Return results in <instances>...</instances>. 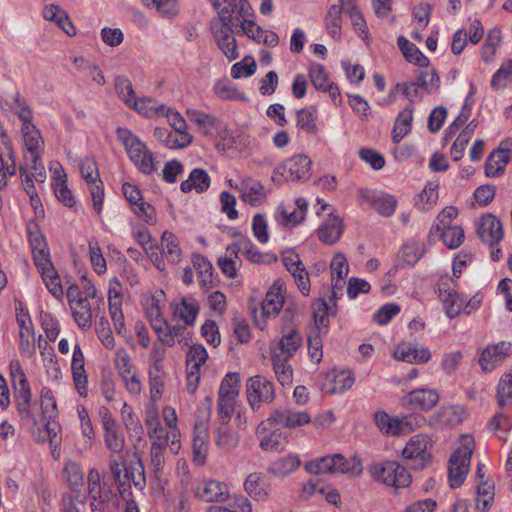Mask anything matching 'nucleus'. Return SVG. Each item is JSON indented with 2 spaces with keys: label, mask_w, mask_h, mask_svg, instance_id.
Returning <instances> with one entry per match:
<instances>
[{
  "label": "nucleus",
  "mask_w": 512,
  "mask_h": 512,
  "mask_svg": "<svg viewBox=\"0 0 512 512\" xmlns=\"http://www.w3.org/2000/svg\"><path fill=\"white\" fill-rule=\"evenodd\" d=\"M63 478L71 489L76 490L84 483V475L81 467L72 461H68L63 468Z\"/></svg>",
  "instance_id": "nucleus-50"
},
{
  "label": "nucleus",
  "mask_w": 512,
  "mask_h": 512,
  "mask_svg": "<svg viewBox=\"0 0 512 512\" xmlns=\"http://www.w3.org/2000/svg\"><path fill=\"white\" fill-rule=\"evenodd\" d=\"M246 395L251 408H259L261 403H270L274 400V385L263 376L255 375L247 381Z\"/></svg>",
  "instance_id": "nucleus-9"
},
{
  "label": "nucleus",
  "mask_w": 512,
  "mask_h": 512,
  "mask_svg": "<svg viewBox=\"0 0 512 512\" xmlns=\"http://www.w3.org/2000/svg\"><path fill=\"white\" fill-rule=\"evenodd\" d=\"M452 279L446 278L438 282L439 297L443 302V307L448 317L454 318L457 316L462 308L463 300L451 287Z\"/></svg>",
  "instance_id": "nucleus-16"
},
{
  "label": "nucleus",
  "mask_w": 512,
  "mask_h": 512,
  "mask_svg": "<svg viewBox=\"0 0 512 512\" xmlns=\"http://www.w3.org/2000/svg\"><path fill=\"white\" fill-rule=\"evenodd\" d=\"M497 400L499 406L512 403V374H505L497 388Z\"/></svg>",
  "instance_id": "nucleus-60"
},
{
  "label": "nucleus",
  "mask_w": 512,
  "mask_h": 512,
  "mask_svg": "<svg viewBox=\"0 0 512 512\" xmlns=\"http://www.w3.org/2000/svg\"><path fill=\"white\" fill-rule=\"evenodd\" d=\"M192 263L198 272L199 282L202 287L210 289L215 285L213 278V266L211 262L201 254L192 255Z\"/></svg>",
  "instance_id": "nucleus-31"
},
{
  "label": "nucleus",
  "mask_w": 512,
  "mask_h": 512,
  "mask_svg": "<svg viewBox=\"0 0 512 512\" xmlns=\"http://www.w3.org/2000/svg\"><path fill=\"white\" fill-rule=\"evenodd\" d=\"M282 261L286 269L292 274L300 292L303 295H308L310 292V281L299 255L292 251H287L282 255Z\"/></svg>",
  "instance_id": "nucleus-14"
},
{
  "label": "nucleus",
  "mask_w": 512,
  "mask_h": 512,
  "mask_svg": "<svg viewBox=\"0 0 512 512\" xmlns=\"http://www.w3.org/2000/svg\"><path fill=\"white\" fill-rule=\"evenodd\" d=\"M158 115H166L174 131L181 137L179 147H185L191 143L192 136L187 132V123L178 112L165 107L164 113L160 111Z\"/></svg>",
  "instance_id": "nucleus-35"
},
{
  "label": "nucleus",
  "mask_w": 512,
  "mask_h": 512,
  "mask_svg": "<svg viewBox=\"0 0 512 512\" xmlns=\"http://www.w3.org/2000/svg\"><path fill=\"white\" fill-rule=\"evenodd\" d=\"M412 119L413 109L411 107H407L399 113L392 129L394 143H399L410 132Z\"/></svg>",
  "instance_id": "nucleus-36"
},
{
  "label": "nucleus",
  "mask_w": 512,
  "mask_h": 512,
  "mask_svg": "<svg viewBox=\"0 0 512 512\" xmlns=\"http://www.w3.org/2000/svg\"><path fill=\"white\" fill-rule=\"evenodd\" d=\"M256 62L251 57H245L242 61L235 63L231 68V75L234 79L248 77L255 73Z\"/></svg>",
  "instance_id": "nucleus-63"
},
{
  "label": "nucleus",
  "mask_w": 512,
  "mask_h": 512,
  "mask_svg": "<svg viewBox=\"0 0 512 512\" xmlns=\"http://www.w3.org/2000/svg\"><path fill=\"white\" fill-rule=\"evenodd\" d=\"M10 374L14 387V398H32L31 389L27 377L17 360L10 362Z\"/></svg>",
  "instance_id": "nucleus-25"
},
{
  "label": "nucleus",
  "mask_w": 512,
  "mask_h": 512,
  "mask_svg": "<svg viewBox=\"0 0 512 512\" xmlns=\"http://www.w3.org/2000/svg\"><path fill=\"white\" fill-rule=\"evenodd\" d=\"M425 250L417 242L408 243L402 246L400 258L409 266L416 264L423 256Z\"/></svg>",
  "instance_id": "nucleus-59"
},
{
  "label": "nucleus",
  "mask_w": 512,
  "mask_h": 512,
  "mask_svg": "<svg viewBox=\"0 0 512 512\" xmlns=\"http://www.w3.org/2000/svg\"><path fill=\"white\" fill-rule=\"evenodd\" d=\"M211 31L223 54L229 60L236 59L238 57V50L235 37L232 35L234 31L224 29L223 26H219L216 21H211Z\"/></svg>",
  "instance_id": "nucleus-18"
},
{
  "label": "nucleus",
  "mask_w": 512,
  "mask_h": 512,
  "mask_svg": "<svg viewBox=\"0 0 512 512\" xmlns=\"http://www.w3.org/2000/svg\"><path fill=\"white\" fill-rule=\"evenodd\" d=\"M424 421V418L420 415H408L402 418L395 417L394 422V436L406 435L413 432L418 428Z\"/></svg>",
  "instance_id": "nucleus-42"
},
{
  "label": "nucleus",
  "mask_w": 512,
  "mask_h": 512,
  "mask_svg": "<svg viewBox=\"0 0 512 512\" xmlns=\"http://www.w3.org/2000/svg\"><path fill=\"white\" fill-rule=\"evenodd\" d=\"M144 8L150 13L167 18H172L179 12L176 2H145Z\"/></svg>",
  "instance_id": "nucleus-52"
},
{
  "label": "nucleus",
  "mask_w": 512,
  "mask_h": 512,
  "mask_svg": "<svg viewBox=\"0 0 512 512\" xmlns=\"http://www.w3.org/2000/svg\"><path fill=\"white\" fill-rule=\"evenodd\" d=\"M73 317L82 329H88L92 324V310L87 298H78L76 303L70 305Z\"/></svg>",
  "instance_id": "nucleus-39"
},
{
  "label": "nucleus",
  "mask_w": 512,
  "mask_h": 512,
  "mask_svg": "<svg viewBox=\"0 0 512 512\" xmlns=\"http://www.w3.org/2000/svg\"><path fill=\"white\" fill-rule=\"evenodd\" d=\"M211 179L208 173L201 168H195L191 171L189 178L180 184L183 193H189L195 189L198 193H203L210 187Z\"/></svg>",
  "instance_id": "nucleus-29"
},
{
  "label": "nucleus",
  "mask_w": 512,
  "mask_h": 512,
  "mask_svg": "<svg viewBox=\"0 0 512 512\" xmlns=\"http://www.w3.org/2000/svg\"><path fill=\"white\" fill-rule=\"evenodd\" d=\"M475 441L470 435L461 436V444L449 459L448 477L451 488H458L464 482L468 472Z\"/></svg>",
  "instance_id": "nucleus-2"
},
{
  "label": "nucleus",
  "mask_w": 512,
  "mask_h": 512,
  "mask_svg": "<svg viewBox=\"0 0 512 512\" xmlns=\"http://www.w3.org/2000/svg\"><path fill=\"white\" fill-rule=\"evenodd\" d=\"M96 333L98 335V338L106 348H114V337L112 336L110 324L106 317H100L99 322L96 324Z\"/></svg>",
  "instance_id": "nucleus-64"
},
{
  "label": "nucleus",
  "mask_w": 512,
  "mask_h": 512,
  "mask_svg": "<svg viewBox=\"0 0 512 512\" xmlns=\"http://www.w3.org/2000/svg\"><path fill=\"white\" fill-rule=\"evenodd\" d=\"M269 418L276 425L287 428H297L311 422V416L307 412H297L287 408L275 410Z\"/></svg>",
  "instance_id": "nucleus-19"
},
{
  "label": "nucleus",
  "mask_w": 512,
  "mask_h": 512,
  "mask_svg": "<svg viewBox=\"0 0 512 512\" xmlns=\"http://www.w3.org/2000/svg\"><path fill=\"white\" fill-rule=\"evenodd\" d=\"M195 495L205 502L224 501L228 495L226 486L218 481L210 480L196 487Z\"/></svg>",
  "instance_id": "nucleus-24"
},
{
  "label": "nucleus",
  "mask_w": 512,
  "mask_h": 512,
  "mask_svg": "<svg viewBox=\"0 0 512 512\" xmlns=\"http://www.w3.org/2000/svg\"><path fill=\"white\" fill-rule=\"evenodd\" d=\"M302 343L301 334L292 328L283 331L282 337L271 343V361L274 372L282 386L291 385L293 370L288 361Z\"/></svg>",
  "instance_id": "nucleus-1"
},
{
  "label": "nucleus",
  "mask_w": 512,
  "mask_h": 512,
  "mask_svg": "<svg viewBox=\"0 0 512 512\" xmlns=\"http://www.w3.org/2000/svg\"><path fill=\"white\" fill-rule=\"evenodd\" d=\"M512 80V60H507L492 77L491 86L499 89L506 86Z\"/></svg>",
  "instance_id": "nucleus-61"
},
{
  "label": "nucleus",
  "mask_w": 512,
  "mask_h": 512,
  "mask_svg": "<svg viewBox=\"0 0 512 512\" xmlns=\"http://www.w3.org/2000/svg\"><path fill=\"white\" fill-rule=\"evenodd\" d=\"M432 442L429 436L417 434L413 436L402 451L403 458L410 461V468L422 470L426 468L432 459Z\"/></svg>",
  "instance_id": "nucleus-7"
},
{
  "label": "nucleus",
  "mask_w": 512,
  "mask_h": 512,
  "mask_svg": "<svg viewBox=\"0 0 512 512\" xmlns=\"http://www.w3.org/2000/svg\"><path fill=\"white\" fill-rule=\"evenodd\" d=\"M305 469L311 474L342 473L359 475L362 471V464L356 457L347 460L342 454H334L307 462Z\"/></svg>",
  "instance_id": "nucleus-3"
},
{
  "label": "nucleus",
  "mask_w": 512,
  "mask_h": 512,
  "mask_svg": "<svg viewBox=\"0 0 512 512\" xmlns=\"http://www.w3.org/2000/svg\"><path fill=\"white\" fill-rule=\"evenodd\" d=\"M66 174L59 175L54 183V193L57 199L67 207L75 205V199L72 191L67 186Z\"/></svg>",
  "instance_id": "nucleus-51"
},
{
  "label": "nucleus",
  "mask_w": 512,
  "mask_h": 512,
  "mask_svg": "<svg viewBox=\"0 0 512 512\" xmlns=\"http://www.w3.org/2000/svg\"><path fill=\"white\" fill-rule=\"evenodd\" d=\"M162 252L172 263H178L181 259V249L177 237L170 231H164L161 236Z\"/></svg>",
  "instance_id": "nucleus-40"
},
{
  "label": "nucleus",
  "mask_w": 512,
  "mask_h": 512,
  "mask_svg": "<svg viewBox=\"0 0 512 512\" xmlns=\"http://www.w3.org/2000/svg\"><path fill=\"white\" fill-rule=\"evenodd\" d=\"M79 169L89 186L93 208L97 214H100L104 199V187L102 180L99 178L97 164L93 159L86 158L80 163Z\"/></svg>",
  "instance_id": "nucleus-8"
},
{
  "label": "nucleus",
  "mask_w": 512,
  "mask_h": 512,
  "mask_svg": "<svg viewBox=\"0 0 512 512\" xmlns=\"http://www.w3.org/2000/svg\"><path fill=\"white\" fill-rule=\"evenodd\" d=\"M213 433L215 444L221 449L230 451L238 444V435L227 426H216Z\"/></svg>",
  "instance_id": "nucleus-41"
},
{
  "label": "nucleus",
  "mask_w": 512,
  "mask_h": 512,
  "mask_svg": "<svg viewBox=\"0 0 512 512\" xmlns=\"http://www.w3.org/2000/svg\"><path fill=\"white\" fill-rule=\"evenodd\" d=\"M33 253V259L36 267L38 268L41 275L49 277L50 274H55V268L50 260V253L48 249L43 251H35Z\"/></svg>",
  "instance_id": "nucleus-62"
},
{
  "label": "nucleus",
  "mask_w": 512,
  "mask_h": 512,
  "mask_svg": "<svg viewBox=\"0 0 512 512\" xmlns=\"http://www.w3.org/2000/svg\"><path fill=\"white\" fill-rule=\"evenodd\" d=\"M102 422L105 431V443L108 449L113 453H120L124 448V436L117 421L107 409L102 414Z\"/></svg>",
  "instance_id": "nucleus-17"
},
{
  "label": "nucleus",
  "mask_w": 512,
  "mask_h": 512,
  "mask_svg": "<svg viewBox=\"0 0 512 512\" xmlns=\"http://www.w3.org/2000/svg\"><path fill=\"white\" fill-rule=\"evenodd\" d=\"M41 411L45 419H55L58 414L55 397L48 388L41 391Z\"/></svg>",
  "instance_id": "nucleus-57"
},
{
  "label": "nucleus",
  "mask_w": 512,
  "mask_h": 512,
  "mask_svg": "<svg viewBox=\"0 0 512 512\" xmlns=\"http://www.w3.org/2000/svg\"><path fill=\"white\" fill-rule=\"evenodd\" d=\"M115 90L118 96L130 108L137 112L151 117L154 114H159L160 111L164 113L165 105L155 107L154 101L151 98H137L133 90L131 81L125 76H117L114 81Z\"/></svg>",
  "instance_id": "nucleus-5"
},
{
  "label": "nucleus",
  "mask_w": 512,
  "mask_h": 512,
  "mask_svg": "<svg viewBox=\"0 0 512 512\" xmlns=\"http://www.w3.org/2000/svg\"><path fill=\"white\" fill-rule=\"evenodd\" d=\"M351 3L352 2H339L337 4H333L328 10L325 18V24L329 34L333 38H337L340 35L342 13L346 12L347 4Z\"/></svg>",
  "instance_id": "nucleus-33"
},
{
  "label": "nucleus",
  "mask_w": 512,
  "mask_h": 512,
  "mask_svg": "<svg viewBox=\"0 0 512 512\" xmlns=\"http://www.w3.org/2000/svg\"><path fill=\"white\" fill-rule=\"evenodd\" d=\"M439 401V394L435 389L420 388L407 393L403 399V405L413 410L429 411Z\"/></svg>",
  "instance_id": "nucleus-12"
},
{
  "label": "nucleus",
  "mask_w": 512,
  "mask_h": 512,
  "mask_svg": "<svg viewBox=\"0 0 512 512\" xmlns=\"http://www.w3.org/2000/svg\"><path fill=\"white\" fill-rule=\"evenodd\" d=\"M276 424L268 417L259 423L256 435L259 446L263 451H281L287 443L286 436L280 428H274Z\"/></svg>",
  "instance_id": "nucleus-10"
},
{
  "label": "nucleus",
  "mask_w": 512,
  "mask_h": 512,
  "mask_svg": "<svg viewBox=\"0 0 512 512\" xmlns=\"http://www.w3.org/2000/svg\"><path fill=\"white\" fill-rule=\"evenodd\" d=\"M117 136L125 146L130 160L141 172L151 174L155 170L154 158L146 145L131 131L125 128H118Z\"/></svg>",
  "instance_id": "nucleus-4"
},
{
  "label": "nucleus",
  "mask_w": 512,
  "mask_h": 512,
  "mask_svg": "<svg viewBox=\"0 0 512 512\" xmlns=\"http://www.w3.org/2000/svg\"><path fill=\"white\" fill-rule=\"evenodd\" d=\"M369 472L376 481L395 489L408 487L412 482L406 467L396 461L373 464L369 467Z\"/></svg>",
  "instance_id": "nucleus-6"
},
{
  "label": "nucleus",
  "mask_w": 512,
  "mask_h": 512,
  "mask_svg": "<svg viewBox=\"0 0 512 512\" xmlns=\"http://www.w3.org/2000/svg\"><path fill=\"white\" fill-rule=\"evenodd\" d=\"M301 464L297 456L283 457L268 468V472L278 477H285L295 471Z\"/></svg>",
  "instance_id": "nucleus-43"
},
{
  "label": "nucleus",
  "mask_w": 512,
  "mask_h": 512,
  "mask_svg": "<svg viewBox=\"0 0 512 512\" xmlns=\"http://www.w3.org/2000/svg\"><path fill=\"white\" fill-rule=\"evenodd\" d=\"M284 297L280 293V288L275 291L274 287L269 290L262 302V313L266 316L276 315L282 308Z\"/></svg>",
  "instance_id": "nucleus-46"
},
{
  "label": "nucleus",
  "mask_w": 512,
  "mask_h": 512,
  "mask_svg": "<svg viewBox=\"0 0 512 512\" xmlns=\"http://www.w3.org/2000/svg\"><path fill=\"white\" fill-rule=\"evenodd\" d=\"M110 473L114 482L118 486L121 495L126 491V485H129V471L124 462H118L116 459L110 460Z\"/></svg>",
  "instance_id": "nucleus-44"
},
{
  "label": "nucleus",
  "mask_w": 512,
  "mask_h": 512,
  "mask_svg": "<svg viewBox=\"0 0 512 512\" xmlns=\"http://www.w3.org/2000/svg\"><path fill=\"white\" fill-rule=\"evenodd\" d=\"M20 331H19V347L24 353L32 354L35 350L34 346V329L32 321L24 322L19 320Z\"/></svg>",
  "instance_id": "nucleus-45"
},
{
  "label": "nucleus",
  "mask_w": 512,
  "mask_h": 512,
  "mask_svg": "<svg viewBox=\"0 0 512 512\" xmlns=\"http://www.w3.org/2000/svg\"><path fill=\"white\" fill-rule=\"evenodd\" d=\"M413 83L418 87V89L422 88L427 93L431 94L439 89L440 77L435 69H432L430 72L422 71L417 75Z\"/></svg>",
  "instance_id": "nucleus-48"
},
{
  "label": "nucleus",
  "mask_w": 512,
  "mask_h": 512,
  "mask_svg": "<svg viewBox=\"0 0 512 512\" xmlns=\"http://www.w3.org/2000/svg\"><path fill=\"white\" fill-rule=\"evenodd\" d=\"M464 409L460 406L447 405L438 409L431 417V422L441 427H455L462 422Z\"/></svg>",
  "instance_id": "nucleus-21"
},
{
  "label": "nucleus",
  "mask_w": 512,
  "mask_h": 512,
  "mask_svg": "<svg viewBox=\"0 0 512 512\" xmlns=\"http://www.w3.org/2000/svg\"><path fill=\"white\" fill-rule=\"evenodd\" d=\"M240 239L237 243H233L226 248V252L231 256L238 259V253L241 252L247 259L254 263H274L277 262L278 258L273 253H260L252 241L246 237L240 235Z\"/></svg>",
  "instance_id": "nucleus-11"
},
{
  "label": "nucleus",
  "mask_w": 512,
  "mask_h": 512,
  "mask_svg": "<svg viewBox=\"0 0 512 512\" xmlns=\"http://www.w3.org/2000/svg\"><path fill=\"white\" fill-rule=\"evenodd\" d=\"M508 151L500 148L488 156L485 163L486 176L497 177L504 173L505 167L509 162Z\"/></svg>",
  "instance_id": "nucleus-34"
},
{
  "label": "nucleus",
  "mask_w": 512,
  "mask_h": 512,
  "mask_svg": "<svg viewBox=\"0 0 512 512\" xmlns=\"http://www.w3.org/2000/svg\"><path fill=\"white\" fill-rule=\"evenodd\" d=\"M296 123L297 127L305 131L307 134L316 135L318 133L313 113L307 108H302L297 111Z\"/></svg>",
  "instance_id": "nucleus-54"
},
{
  "label": "nucleus",
  "mask_w": 512,
  "mask_h": 512,
  "mask_svg": "<svg viewBox=\"0 0 512 512\" xmlns=\"http://www.w3.org/2000/svg\"><path fill=\"white\" fill-rule=\"evenodd\" d=\"M173 314L182 320L185 325L192 326L199 312V305L193 298L183 297L179 303L174 304Z\"/></svg>",
  "instance_id": "nucleus-30"
},
{
  "label": "nucleus",
  "mask_w": 512,
  "mask_h": 512,
  "mask_svg": "<svg viewBox=\"0 0 512 512\" xmlns=\"http://www.w3.org/2000/svg\"><path fill=\"white\" fill-rule=\"evenodd\" d=\"M394 357L407 363H425L430 359L431 353L427 348L403 342L396 347Z\"/></svg>",
  "instance_id": "nucleus-20"
},
{
  "label": "nucleus",
  "mask_w": 512,
  "mask_h": 512,
  "mask_svg": "<svg viewBox=\"0 0 512 512\" xmlns=\"http://www.w3.org/2000/svg\"><path fill=\"white\" fill-rule=\"evenodd\" d=\"M241 198L251 206L260 205L266 198L265 188L261 182L247 178L240 185Z\"/></svg>",
  "instance_id": "nucleus-22"
},
{
  "label": "nucleus",
  "mask_w": 512,
  "mask_h": 512,
  "mask_svg": "<svg viewBox=\"0 0 512 512\" xmlns=\"http://www.w3.org/2000/svg\"><path fill=\"white\" fill-rule=\"evenodd\" d=\"M343 231L342 220L330 213L328 219L319 227L318 237L325 244H334L340 238Z\"/></svg>",
  "instance_id": "nucleus-27"
},
{
  "label": "nucleus",
  "mask_w": 512,
  "mask_h": 512,
  "mask_svg": "<svg viewBox=\"0 0 512 512\" xmlns=\"http://www.w3.org/2000/svg\"><path fill=\"white\" fill-rule=\"evenodd\" d=\"M311 160L306 155H294L284 163L291 180H305L310 176Z\"/></svg>",
  "instance_id": "nucleus-23"
},
{
  "label": "nucleus",
  "mask_w": 512,
  "mask_h": 512,
  "mask_svg": "<svg viewBox=\"0 0 512 512\" xmlns=\"http://www.w3.org/2000/svg\"><path fill=\"white\" fill-rule=\"evenodd\" d=\"M441 238L448 248L456 249L464 240V230L460 226H447L443 228Z\"/></svg>",
  "instance_id": "nucleus-53"
},
{
  "label": "nucleus",
  "mask_w": 512,
  "mask_h": 512,
  "mask_svg": "<svg viewBox=\"0 0 512 512\" xmlns=\"http://www.w3.org/2000/svg\"><path fill=\"white\" fill-rule=\"evenodd\" d=\"M512 354V343L501 341L495 345L487 346L479 359V364L483 371H492L498 364Z\"/></svg>",
  "instance_id": "nucleus-15"
},
{
  "label": "nucleus",
  "mask_w": 512,
  "mask_h": 512,
  "mask_svg": "<svg viewBox=\"0 0 512 512\" xmlns=\"http://www.w3.org/2000/svg\"><path fill=\"white\" fill-rule=\"evenodd\" d=\"M245 491L255 500H264L268 495V486L260 473L248 475L244 482Z\"/></svg>",
  "instance_id": "nucleus-37"
},
{
  "label": "nucleus",
  "mask_w": 512,
  "mask_h": 512,
  "mask_svg": "<svg viewBox=\"0 0 512 512\" xmlns=\"http://www.w3.org/2000/svg\"><path fill=\"white\" fill-rule=\"evenodd\" d=\"M122 418L126 429L130 432V435L141 439L143 435L142 424L133 411L130 408H127V404H124L122 409Z\"/></svg>",
  "instance_id": "nucleus-55"
},
{
  "label": "nucleus",
  "mask_w": 512,
  "mask_h": 512,
  "mask_svg": "<svg viewBox=\"0 0 512 512\" xmlns=\"http://www.w3.org/2000/svg\"><path fill=\"white\" fill-rule=\"evenodd\" d=\"M477 235L489 246L493 247L503 238L501 221L492 214L483 215L477 222Z\"/></svg>",
  "instance_id": "nucleus-13"
},
{
  "label": "nucleus",
  "mask_w": 512,
  "mask_h": 512,
  "mask_svg": "<svg viewBox=\"0 0 512 512\" xmlns=\"http://www.w3.org/2000/svg\"><path fill=\"white\" fill-rule=\"evenodd\" d=\"M213 6L219 17L213 21L218 22L219 26L230 31H234L239 26V17H235L237 2H213Z\"/></svg>",
  "instance_id": "nucleus-26"
},
{
  "label": "nucleus",
  "mask_w": 512,
  "mask_h": 512,
  "mask_svg": "<svg viewBox=\"0 0 512 512\" xmlns=\"http://www.w3.org/2000/svg\"><path fill=\"white\" fill-rule=\"evenodd\" d=\"M323 341L320 330L312 329L308 335V352L312 361L319 363L323 357Z\"/></svg>",
  "instance_id": "nucleus-56"
},
{
  "label": "nucleus",
  "mask_w": 512,
  "mask_h": 512,
  "mask_svg": "<svg viewBox=\"0 0 512 512\" xmlns=\"http://www.w3.org/2000/svg\"><path fill=\"white\" fill-rule=\"evenodd\" d=\"M22 133L26 152L43 151V138L40 131L34 125L22 127Z\"/></svg>",
  "instance_id": "nucleus-49"
},
{
  "label": "nucleus",
  "mask_w": 512,
  "mask_h": 512,
  "mask_svg": "<svg viewBox=\"0 0 512 512\" xmlns=\"http://www.w3.org/2000/svg\"><path fill=\"white\" fill-rule=\"evenodd\" d=\"M239 381L238 373H227L220 384L218 399L236 402V398L239 395Z\"/></svg>",
  "instance_id": "nucleus-38"
},
{
  "label": "nucleus",
  "mask_w": 512,
  "mask_h": 512,
  "mask_svg": "<svg viewBox=\"0 0 512 512\" xmlns=\"http://www.w3.org/2000/svg\"><path fill=\"white\" fill-rule=\"evenodd\" d=\"M202 428L197 434L194 435L192 441V452L194 462L201 466L205 463L208 455V434L205 427L201 424L195 423V430Z\"/></svg>",
  "instance_id": "nucleus-32"
},
{
  "label": "nucleus",
  "mask_w": 512,
  "mask_h": 512,
  "mask_svg": "<svg viewBox=\"0 0 512 512\" xmlns=\"http://www.w3.org/2000/svg\"><path fill=\"white\" fill-rule=\"evenodd\" d=\"M214 91L216 95L221 99H229V100H243L245 96L243 93L239 92L236 87L232 85V83L228 80H220L216 83L214 87Z\"/></svg>",
  "instance_id": "nucleus-58"
},
{
  "label": "nucleus",
  "mask_w": 512,
  "mask_h": 512,
  "mask_svg": "<svg viewBox=\"0 0 512 512\" xmlns=\"http://www.w3.org/2000/svg\"><path fill=\"white\" fill-rule=\"evenodd\" d=\"M43 16L46 20L55 22L67 35L74 36L76 29L69 19L68 14L58 5L51 3L43 10Z\"/></svg>",
  "instance_id": "nucleus-28"
},
{
  "label": "nucleus",
  "mask_w": 512,
  "mask_h": 512,
  "mask_svg": "<svg viewBox=\"0 0 512 512\" xmlns=\"http://www.w3.org/2000/svg\"><path fill=\"white\" fill-rule=\"evenodd\" d=\"M494 501V486L487 482H481L478 485L477 497L475 499L476 508L480 512H487Z\"/></svg>",
  "instance_id": "nucleus-47"
}]
</instances>
